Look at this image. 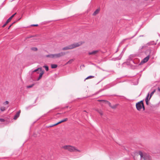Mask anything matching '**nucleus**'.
<instances>
[{
    "mask_svg": "<svg viewBox=\"0 0 160 160\" xmlns=\"http://www.w3.org/2000/svg\"><path fill=\"white\" fill-rule=\"evenodd\" d=\"M33 84H32L31 85L28 86H27V87L28 88H31L33 86Z\"/></svg>",
    "mask_w": 160,
    "mask_h": 160,
    "instance_id": "obj_27",
    "label": "nucleus"
},
{
    "mask_svg": "<svg viewBox=\"0 0 160 160\" xmlns=\"http://www.w3.org/2000/svg\"><path fill=\"white\" fill-rule=\"evenodd\" d=\"M81 67H84V65H82L81 66Z\"/></svg>",
    "mask_w": 160,
    "mask_h": 160,
    "instance_id": "obj_38",
    "label": "nucleus"
},
{
    "mask_svg": "<svg viewBox=\"0 0 160 160\" xmlns=\"http://www.w3.org/2000/svg\"><path fill=\"white\" fill-rule=\"evenodd\" d=\"M116 105H114L113 106H111V107L112 108H116Z\"/></svg>",
    "mask_w": 160,
    "mask_h": 160,
    "instance_id": "obj_31",
    "label": "nucleus"
},
{
    "mask_svg": "<svg viewBox=\"0 0 160 160\" xmlns=\"http://www.w3.org/2000/svg\"><path fill=\"white\" fill-rule=\"evenodd\" d=\"M158 90L160 92V87H158Z\"/></svg>",
    "mask_w": 160,
    "mask_h": 160,
    "instance_id": "obj_34",
    "label": "nucleus"
},
{
    "mask_svg": "<svg viewBox=\"0 0 160 160\" xmlns=\"http://www.w3.org/2000/svg\"><path fill=\"white\" fill-rule=\"evenodd\" d=\"M155 90L154 89L152 92H151L150 93V96L149 98V99L151 98L152 96L153 95L154 93L155 92Z\"/></svg>",
    "mask_w": 160,
    "mask_h": 160,
    "instance_id": "obj_16",
    "label": "nucleus"
},
{
    "mask_svg": "<svg viewBox=\"0 0 160 160\" xmlns=\"http://www.w3.org/2000/svg\"><path fill=\"white\" fill-rule=\"evenodd\" d=\"M82 44V43L80 42L77 43L75 44H72L68 46L63 48H62V50H65L68 49H72L76 47L79 46Z\"/></svg>",
    "mask_w": 160,
    "mask_h": 160,
    "instance_id": "obj_3",
    "label": "nucleus"
},
{
    "mask_svg": "<svg viewBox=\"0 0 160 160\" xmlns=\"http://www.w3.org/2000/svg\"><path fill=\"white\" fill-rule=\"evenodd\" d=\"M43 67L45 68L46 70L47 71H48V66H43Z\"/></svg>",
    "mask_w": 160,
    "mask_h": 160,
    "instance_id": "obj_22",
    "label": "nucleus"
},
{
    "mask_svg": "<svg viewBox=\"0 0 160 160\" xmlns=\"http://www.w3.org/2000/svg\"><path fill=\"white\" fill-rule=\"evenodd\" d=\"M118 49H117V51H116V52H117V51H118Z\"/></svg>",
    "mask_w": 160,
    "mask_h": 160,
    "instance_id": "obj_42",
    "label": "nucleus"
},
{
    "mask_svg": "<svg viewBox=\"0 0 160 160\" xmlns=\"http://www.w3.org/2000/svg\"><path fill=\"white\" fill-rule=\"evenodd\" d=\"M122 56V54L121 53L119 56L118 57H117L115 58V60H119L121 59Z\"/></svg>",
    "mask_w": 160,
    "mask_h": 160,
    "instance_id": "obj_13",
    "label": "nucleus"
},
{
    "mask_svg": "<svg viewBox=\"0 0 160 160\" xmlns=\"http://www.w3.org/2000/svg\"><path fill=\"white\" fill-rule=\"evenodd\" d=\"M20 112V110H19L18 112H17L14 117L13 119L14 120L17 119V118L19 117Z\"/></svg>",
    "mask_w": 160,
    "mask_h": 160,
    "instance_id": "obj_8",
    "label": "nucleus"
},
{
    "mask_svg": "<svg viewBox=\"0 0 160 160\" xmlns=\"http://www.w3.org/2000/svg\"><path fill=\"white\" fill-rule=\"evenodd\" d=\"M8 102L7 101H6L3 103V104L4 105H5L6 104H8Z\"/></svg>",
    "mask_w": 160,
    "mask_h": 160,
    "instance_id": "obj_25",
    "label": "nucleus"
},
{
    "mask_svg": "<svg viewBox=\"0 0 160 160\" xmlns=\"http://www.w3.org/2000/svg\"><path fill=\"white\" fill-rule=\"evenodd\" d=\"M99 113H100V114L101 115H102V112H99Z\"/></svg>",
    "mask_w": 160,
    "mask_h": 160,
    "instance_id": "obj_35",
    "label": "nucleus"
},
{
    "mask_svg": "<svg viewBox=\"0 0 160 160\" xmlns=\"http://www.w3.org/2000/svg\"><path fill=\"white\" fill-rule=\"evenodd\" d=\"M68 120V118H65L63 120H62L60 121L59 122H57V123H56V124H54L53 125H52V126H55V125H56L59 124H60L62 122H65V121H67Z\"/></svg>",
    "mask_w": 160,
    "mask_h": 160,
    "instance_id": "obj_9",
    "label": "nucleus"
},
{
    "mask_svg": "<svg viewBox=\"0 0 160 160\" xmlns=\"http://www.w3.org/2000/svg\"><path fill=\"white\" fill-rule=\"evenodd\" d=\"M136 34H135V35H134L133 36H132V37H131V38H133V37H134L135 35H136Z\"/></svg>",
    "mask_w": 160,
    "mask_h": 160,
    "instance_id": "obj_37",
    "label": "nucleus"
},
{
    "mask_svg": "<svg viewBox=\"0 0 160 160\" xmlns=\"http://www.w3.org/2000/svg\"><path fill=\"white\" fill-rule=\"evenodd\" d=\"M16 14V13H15L14 14L11 16L6 21V23L3 25L2 27H4L12 19V18Z\"/></svg>",
    "mask_w": 160,
    "mask_h": 160,
    "instance_id": "obj_7",
    "label": "nucleus"
},
{
    "mask_svg": "<svg viewBox=\"0 0 160 160\" xmlns=\"http://www.w3.org/2000/svg\"><path fill=\"white\" fill-rule=\"evenodd\" d=\"M132 62H133V63H135V64H137V63H135L134 62V60H131V61H130V63H132Z\"/></svg>",
    "mask_w": 160,
    "mask_h": 160,
    "instance_id": "obj_28",
    "label": "nucleus"
},
{
    "mask_svg": "<svg viewBox=\"0 0 160 160\" xmlns=\"http://www.w3.org/2000/svg\"><path fill=\"white\" fill-rule=\"evenodd\" d=\"M6 109V108L4 107H2L0 108V110L2 111H4Z\"/></svg>",
    "mask_w": 160,
    "mask_h": 160,
    "instance_id": "obj_19",
    "label": "nucleus"
},
{
    "mask_svg": "<svg viewBox=\"0 0 160 160\" xmlns=\"http://www.w3.org/2000/svg\"><path fill=\"white\" fill-rule=\"evenodd\" d=\"M139 154L140 156L141 159L143 158L144 160H151V157L148 155H144L143 157V154L141 151H139Z\"/></svg>",
    "mask_w": 160,
    "mask_h": 160,
    "instance_id": "obj_4",
    "label": "nucleus"
},
{
    "mask_svg": "<svg viewBox=\"0 0 160 160\" xmlns=\"http://www.w3.org/2000/svg\"><path fill=\"white\" fill-rule=\"evenodd\" d=\"M65 54V53L64 52H61L60 53L54 54L55 58H60L64 56Z\"/></svg>",
    "mask_w": 160,
    "mask_h": 160,
    "instance_id": "obj_6",
    "label": "nucleus"
},
{
    "mask_svg": "<svg viewBox=\"0 0 160 160\" xmlns=\"http://www.w3.org/2000/svg\"><path fill=\"white\" fill-rule=\"evenodd\" d=\"M143 101H141L139 102H138L136 104V107L137 109L138 110L140 111L142 108V106L143 104Z\"/></svg>",
    "mask_w": 160,
    "mask_h": 160,
    "instance_id": "obj_5",
    "label": "nucleus"
},
{
    "mask_svg": "<svg viewBox=\"0 0 160 160\" xmlns=\"http://www.w3.org/2000/svg\"><path fill=\"white\" fill-rule=\"evenodd\" d=\"M43 74V72H40V73L39 74V76L38 78L37 79V80H39L42 77V75Z\"/></svg>",
    "mask_w": 160,
    "mask_h": 160,
    "instance_id": "obj_15",
    "label": "nucleus"
},
{
    "mask_svg": "<svg viewBox=\"0 0 160 160\" xmlns=\"http://www.w3.org/2000/svg\"><path fill=\"white\" fill-rule=\"evenodd\" d=\"M40 68H37L35 70H34L33 71H32V72H35L37 71H38L39 69Z\"/></svg>",
    "mask_w": 160,
    "mask_h": 160,
    "instance_id": "obj_26",
    "label": "nucleus"
},
{
    "mask_svg": "<svg viewBox=\"0 0 160 160\" xmlns=\"http://www.w3.org/2000/svg\"><path fill=\"white\" fill-rule=\"evenodd\" d=\"M115 84H113V85H112L111 86H113L114 85H115Z\"/></svg>",
    "mask_w": 160,
    "mask_h": 160,
    "instance_id": "obj_39",
    "label": "nucleus"
},
{
    "mask_svg": "<svg viewBox=\"0 0 160 160\" xmlns=\"http://www.w3.org/2000/svg\"><path fill=\"white\" fill-rule=\"evenodd\" d=\"M144 47H144V46H142V48H144Z\"/></svg>",
    "mask_w": 160,
    "mask_h": 160,
    "instance_id": "obj_40",
    "label": "nucleus"
},
{
    "mask_svg": "<svg viewBox=\"0 0 160 160\" xmlns=\"http://www.w3.org/2000/svg\"><path fill=\"white\" fill-rule=\"evenodd\" d=\"M144 53L147 56L141 62H142L143 63L146 62L148 60L150 56L151 55V49H147L145 52Z\"/></svg>",
    "mask_w": 160,
    "mask_h": 160,
    "instance_id": "obj_2",
    "label": "nucleus"
},
{
    "mask_svg": "<svg viewBox=\"0 0 160 160\" xmlns=\"http://www.w3.org/2000/svg\"><path fill=\"white\" fill-rule=\"evenodd\" d=\"M31 49L34 51H36L38 50L37 48H36L35 47L32 48H31Z\"/></svg>",
    "mask_w": 160,
    "mask_h": 160,
    "instance_id": "obj_23",
    "label": "nucleus"
},
{
    "mask_svg": "<svg viewBox=\"0 0 160 160\" xmlns=\"http://www.w3.org/2000/svg\"><path fill=\"white\" fill-rule=\"evenodd\" d=\"M31 38L33 37V38L32 39V41L34 42L35 41V40H36V39L35 38V37H33V36H31L30 37Z\"/></svg>",
    "mask_w": 160,
    "mask_h": 160,
    "instance_id": "obj_24",
    "label": "nucleus"
},
{
    "mask_svg": "<svg viewBox=\"0 0 160 160\" xmlns=\"http://www.w3.org/2000/svg\"><path fill=\"white\" fill-rule=\"evenodd\" d=\"M46 57H49L51 58H55L54 54H51L46 55Z\"/></svg>",
    "mask_w": 160,
    "mask_h": 160,
    "instance_id": "obj_11",
    "label": "nucleus"
},
{
    "mask_svg": "<svg viewBox=\"0 0 160 160\" xmlns=\"http://www.w3.org/2000/svg\"><path fill=\"white\" fill-rule=\"evenodd\" d=\"M0 121L1 122H3L4 121V120L3 119L0 118Z\"/></svg>",
    "mask_w": 160,
    "mask_h": 160,
    "instance_id": "obj_30",
    "label": "nucleus"
},
{
    "mask_svg": "<svg viewBox=\"0 0 160 160\" xmlns=\"http://www.w3.org/2000/svg\"><path fill=\"white\" fill-rule=\"evenodd\" d=\"M31 26H38V25L37 24H32L31 25Z\"/></svg>",
    "mask_w": 160,
    "mask_h": 160,
    "instance_id": "obj_29",
    "label": "nucleus"
},
{
    "mask_svg": "<svg viewBox=\"0 0 160 160\" xmlns=\"http://www.w3.org/2000/svg\"><path fill=\"white\" fill-rule=\"evenodd\" d=\"M94 76H89L88 77L85 79V80H86V79H89V78H94Z\"/></svg>",
    "mask_w": 160,
    "mask_h": 160,
    "instance_id": "obj_20",
    "label": "nucleus"
},
{
    "mask_svg": "<svg viewBox=\"0 0 160 160\" xmlns=\"http://www.w3.org/2000/svg\"><path fill=\"white\" fill-rule=\"evenodd\" d=\"M146 104L147 105H148V101H146Z\"/></svg>",
    "mask_w": 160,
    "mask_h": 160,
    "instance_id": "obj_36",
    "label": "nucleus"
},
{
    "mask_svg": "<svg viewBox=\"0 0 160 160\" xmlns=\"http://www.w3.org/2000/svg\"><path fill=\"white\" fill-rule=\"evenodd\" d=\"M142 108H143V110H145V107L144 106V104L143 103V105H142Z\"/></svg>",
    "mask_w": 160,
    "mask_h": 160,
    "instance_id": "obj_32",
    "label": "nucleus"
},
{
    "mask_svg": "<svg viewBox=\"0 0 160 160\" xmlns=\"http://www.w3.org/2000/svg\"><path fill=\"white\" fill-rule=\"evenodd\" d=\"M32 105H30V106H28L26 107V109L27 110H28L29 109L31 108L32 107Z\"/></svg>",
    "mask_w": 160,
    "mask_h": 160,
    "instance_id": "obj_21",
    "label": "nucleus"
},
{
    "mask_svg": "<svg viewBox=\"0 0 160 160\" xmlns=\"http://www.w3.org/2000/svg\"><path fill=\"white\" fill-rule=\"evenodd\" d=\"M51 67V68H55L57 67V65L56 64H52Z\"/></svg>",
    "mask_w": 160,
    "mask_h": 160,
    "instance_id": "obj_17",
    "label": "nucleus"
},
{
    "mask_svg": "<svg viewBox=\"0 0 160 160\" xmlns=\"http://www.w3.org/2000/svg\"><path fill=\"white\" fill-rule=\"evenodd\" d=\"M15 22H13V23H12V24H11L9 27L8 28V29H9V28H10V27Z\"/></svg>",
    "mask_w": 160,
    "mask_h": 160,
    "instance_id": "obj_33",
    "label": "nucleus"
},
{
    "mask_svg": "<svg viewBox=\"0 0 160 160\" xmlns=\"http://www.w3.org/2000/svg\"><path fill=\"white\" fill-rule=\"evenodd\" d=\"M149 94H150L149 93H148L147 96V97L146 98H145V101L146 102L148 101L149 100H149L148 99V98L149 96Z\"/></svg>",
    "mask_w": 160,
    "mask_h": 160,
    "instance_id": "obj_18",
    "label": "nucleus"
},
{
    "mask_svg": "<svg viewBox=\"0 0 160 160\" xmlns=\"http://www.w3.org/2000/svg\"><path fill=\"white\" fill-rule=\"evenodd\" d=\"M74 59H70L67 63H66V64H70L73 61H74Z\"/></svg>",
    "mask_w": 160,
    "mask_h": 160,
    "instance_id": "obj_14",
    "label": "nucleus"
},
{
    "mask_svg": "<svg viewBox=\"0 0 160 160\" xmlns=\"http://www.w3.org/2000/svg\"><path fill=\"white\" fill-rule=\"evenodd\" d=\"M100 11V9L98 8L93 13V15H95L97 14Z\"/></svg>",
    "mask_w": 160,
    "mask_h": 160,
    "instance_id": "obj_12",
    "label": "nucleus"
},
{
    "mask_svg": "<svg viewBox=\"0 0 160 160\" xmlns=\"http://www.w3.org/2000/svg\"><path fill=\"white\" fill-rule=\"evenodd\" d=\"M108 102V103H109V104H110V102Z\"/></svg>",
    "mask_w": 160,
    "mask_h": 160,
    "instance_id": "obj_41",
    "label": "nucleus"
},
{
    "mask_svg": "<svg viewBox=\"0 0 160 160\" xmlns=\"http://www.w3.org/2000/svg\"><path fill=\"white\" fill-rule=\"evenodd\" d=\"M98 52V50L94 51H92L91 52H89L88 53V54L89 55H92V54L95 55Z\"/></svg>",
    "mask_w": 160,
    "mask_h": 160,
    "instance_id": "obj_10",
    "label": "nucleus"
},
{
    "mask_svg": "<svg viewBox=\"0 0 160 160\" xmlns=\"http://www.w3.org/2000/svg\"><path fill=\"white\" fill-rule=\"evenodd\" d=\"M62 148L64 149L67 150L70 152H79L80 151V150L77 149L74 147L70 145H65L62 147Z\"/></svg>",
    "mask_w": 160,
    "mask_h": 160,
    "instance_id": "obj_1",
    "label": "nucleus"
}]
</instances>
